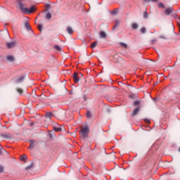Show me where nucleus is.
I'll list each match as a JSON object with an SVG mask.
<instances>
[{"label": "nucleus", "mask_w": 180, "mask_h": 180, "mask_svg": "<svg viewBox=\"0 0 180 180\" xmlns=\"http://www.w3.org/2000/svg\"><path fill=\"white\" fill-rule=\"evenodd\" d=\"M17 92H18V94H23V90L22 89H17Z\"/></svg>", "instance_id": "obj_30"}, {"label": "nucleus", "mask_w": 180, "mask_h": 180, "mask_svg": "<svg viewBox=\"0 0 180 180\" xmlns=\"http://www.w3.org/2000/svg\"><path fill=\"white\" fill-rule=\"evenodd\" d=\"M177 26L179 27V32H180V23L179 22H177Z\"/></svg>", "instance_id": "obj_34"}, {"label": "nucleus", "mask_w": 180, "mask_h": 180, "mask_svg": "<svg viewBox=\"0 0 180 180\" xmlns=\"http://www.w3.org/2000/svg\"><path fill=\"white\" fill-rule=\"evenodd\" d=\"M89 132V128H88L87 126L82 128L80 131V134H82L83 139H86V137H88Z\"/></svg>", "instance_id": "obj_2"}, {"label": "nucleus", "mask_w": 180, "mask_h": 180, "mask_svg": "<svg viewBox=\"0 0 180 180\" xmlns=\"http://www.w3.org/2000/svg\"><path fill=\"white\" fill-rule=\"evenodd\" d=\"M117 12H119V9L115 8V10H113L111 13L112 15H116V13H117Z\"/></svg>", "instance_id": "obj_23"}, {"label": "nucleus", "mask_w": 180, "mask_h": 180, "mask_svg": "<svg viewBox=\"0 0 180 180\" xmlns=\"http://www.w3.org/2000/svg\"><path fill=\"white\" fill-rule=\"evenodd\" d=\"M131 27H132V29L136 30V29H137V27H139V25H137L136 23H133Z\"/></svg>", "instance_id": "obj_20"}, {"label": "nucleus", "mask_w": 180, "mask_h": 180, "mask_svg": "<svg viewBox=\"0 0 180 180\" xmlns=\"http://www.w3.org/2000/svg\"><path fill=\"white\" fill-rule=\"evenodd\" d=\"M46 7L48 9H49L50 5H49V4H46Z\"/></svg>", "instance_id": "obj_35"}, {"label": "nucleus", "mask_w": 180, "mask_h": 180, "mask_svg": "<svg viewBox=\"0 0 180 180\" xmlns=\"http://www.w3.org/2000/svg\"><path fill=\"white\" fill-rule=\"evenodd\" d=\"M119 25H120V20H116L115 25L113 27V30H115V29H116V27H117V26H119Z\"/></svg>", "instance_id": "obj_15"}, {"label": "nucleus", "mask_w": 180, "mask_h": 180, "mask_svg": "<svg viewBox=\"0 0 180 180\" xmlns=\"http://www.w3.org/2000/svg\"><path fill=\"white\" fill-rule=\"evenodd\" d=\"M158 7L159 8H165V6L164 5V4H162V3H159L158 4Z\"/></svg>", "instance_id": "obj_25"}, {"label": "nucleus", "mask_w": 180, "mask_h": 180, "mask_svg": "<svg viewBox=\"0 0 180 180\" xmlns=\"http://www.w3.org/2000/svg\"><path fill=\"white\" fill-rule=\"evenodd\" d=\"M134 106H139V105H140V101H134Z\"/></svg>", "instance_id": "obj_27"}, {"label": "nucleus", "mask_w": 180, "mask_h": 180, "mask_svg": "<svg viewBox=\"0 0 180 180\" xmlns=\"http://www.w3.org/2000/svg\"><path fill=\"white\" fill-rule=\"evenodd\" d=\"M176 19H179V17H178V15H177V18H176Z\"/></svg>", "instance_id": "obj_37"}, {"label": "nucleus", "mask_w": 180, "mask_h": 180, "mask_svg": "<svg viewBox=\"0 0 180 180\" xmlns=\"http://www.w3.org/2000/svg\"><path fill=\"white\" fill-rule=\"evenodd\" d=\"M34 148V141H30V150H33Z\"/></svg>", "instance_id": "obj_12"}, {"label": "nucleus", "mask_w": 180, "mask_h": 180, "mask_svg": "<svg viewBox=\"0 0 180 180\" xmlns=\"http://www.w3.org/2000/svg\"><path fill=\"white\" fill-rule=\"evenodd\" d=\"M46 117H51L53 116V113L51 112H47L46 114Z\"/></svg>", "instance_id": "obj_28"}, {"label": "nucleus", "mask_w": 180, "mask_h": 180, "mask_svg": "<svg viewBox=\"0 0 180 180\" xmlns=\"http://www.w3.org/2000/svg\"><path fill=\"white\" fill-rule=\"evenodd\" d=\"M120 44L121 45V46H122L124 49H127V44H124L123 42H120Z\"/></svg>", "instance_id": "obj_22"}, {"label": "nucleus", "mask_w": 180, "mask_h": 180, "mask_svg": "<svg viewBox=\"0 0 180 180\" xmlns=\"http://www.w3.org/2000/svg\"><path fill=\"white\" fill-rule=\"evenodd\" d=\"M174 11V8L172 7H169L168 8H167L165 11V13H166V15H170L172 13V11Z\"/></svg>", "instance_id": "obj_7"}, {"label": "nucleus", "mask_w": 180, "mask_h": 180, "mask_svg": "<svg viewBox=\"0 0 180 180\" xmlns=\"http://www.w3.org/2000/svg\"><path fill=\"white\" fill-rule=\"evenodd\" d=\"M18 6L20 7V10L23 13H27L28 15H30V13H33L36 9L34 8V6H32L30 8H25V4H22V1L20 0L18 1Z\"/></svg>", "instance_id": "obj_1"}, {"label": "nucleus", "mask_w": 180, "mask_h": 180, "mask_svg": "<svg viewBox=\"0 0 180 180\" xmlns=\"http://www.w3.org/2000/svg\"><path fill=\"white\" fill-rule=\"evenodd\" d=\"M100 37L101 39H106V32L103 31L100 32Z\"/></svg>", "instance_id": "obj_10"}, {"label": "nucleus", "mask_w": 180, "mask_h": 180, "mask_svg": "<svg viewBox=\"0 0 180 180\" xmlns=\"http://www.w3.org/2000/svg\"><path fill=\"white\" fill-rule=\"evenodd\" d=\"M0 172H4V167L0 166Z\"/></svg>", "instance_id": "obj_33"}, {"label": "nucleus", "mask_w": 180, "mask_h": 180, "mask_svg": "<svg viewBox=\"0 0 180 180\" xmlns=\"http://www.w3.org/2000/svg\"><path fill=\"white\" fill-rule=\"evenodd\" d=\"M54 49L57 50V51H61V48L57 45L54 46Z\"/></svg>", "instance_id": "obj_24"}, {"label": "nucleus", "mask_w": 180, "mask_h": 180, "mask_svg": "<svg viewBox=\"0 0 180 180\" xmlns=\"http://www.w3.org/2000/svg\"><path fill=\"white\" fill-rule=\"evenodd\" d=\"M145 2H158V0H143Z\"/></svg>", "instance_id": "obj_29"}, {"label": "nucleus", "mask_w": 180, "mask_h": 180, "mask_svg": "<svg viewBox=\"0 0 180 180\" xmlns=\"http://www.w3.org/2000/svg\"><path fill=\"white\" fill-rule=\"evenodd\" d=\"M24 79H25V75H22L15 78V84H20V82H22Z\"/></svg>", "instance_id": "obj_3"}, {"label": "nucleus", "mask_w": 180, "mask_h": 180, "mask_svg": "<svg viewBox=\"0 0 180 180\" xmlns=\"http://www.w3.org/2000/svg\"><path fill=\"white\" fill-rule=\"evenodd\" d=\"M67 32L69 34H72L74 33V30L71 27H67Z\"/></svg>", "instance_id": "obj_9"}, {"label": "nucleus", "mask_w": 180, "mask_h": 180, "mask_svg": "<svg viewBox=\"0 0 180 180\" xmlns=\"http://www.w3.org/2000/svg\"><path fill=\"white\" fill-rule=\"evenodd\" d=\"M73 79H74L75 84H78V82H79V77H78V74L77 72H75L73 74Z\"/></svg>", "instance_id": "obj_5"}, {"label": "nucleus", "mask_w": 180, "mask_h": 180, "mask_svg": "<svg viewBox=\"0 0 180 180\" xmlns=\"http://www.w3.org/2000/svg\"><path fill=\"white\" fill-rule=\"evenodd\" d=\"M1 137H4V139H12V137L13 136L12 134H9V133H4L2 134Z\"/></svg>", "instance_id": "obj_6"}, {"label": "nucleus", "mask_w": 180, "mask_h": 180, "mask_svg": "<svg viewBox=\"0 0 180 180\" xmlns=\"http://www.w3.org/2000/svg\"><path fill=\"white\" fill-rule=\"evenodd\" d=\"M29 168H30V167H27V169H29Z\"/></svg>", "instance_id": "obj_38"}, {"label": "nucleus", "mask_w": 180, "mask_h": 180, "mask_svg": "<svg viewBox=\"0 0 180 180\" xmlns=\"http://www.w3.org/2000/svg\"><path fill=\"white\" fill-rule=\"evenodd\" d=\"M38 30H39V32H41V30H43V25H41V24L38 25Z\"/></svg>", "instance_id": "obj_26"}, {"label": "nucleus", "mask_w": 180, "mask_h": 180, "mask_svg": "<svg viewBox=\"0 0 180 180\" xmlns=\"http://www.w3.org/2000/svg\"><path fill=\"white\" fill-rule=\"evenodd\" d=\"M25 28L27 29V30H32V27H30V25L29 24V22H25Z\"/></svg>", "instance_id": "obj_13"}, {"label": "nucleus", "mask_w": 180, "mask_h": 180, "mask_svg": "<svg viewBox=\"0 0 180 180\" xmlns=\"http://www.w3.org/2000/svg\"><path fill=\"white\" fill-rule=\"evenodd\" d=\"M86 117H87L88 119H91V118L92 117V114L91 113V112L87 111Z\"/></svg>", "instance_id": "obj_18"}, {"label": "nucleus", "mask_w": 180, "mask_h": 180, "mask_svg": "<svg viewBox=\"0 0 180 180\" xmlns=\"http://www.w3.org/2000/svg\"><path fill=\"white\" fill-rule=\"evenodd\" d=\"M141 33H146V27H142L141 29Z\"/></svg>", "instance_id": "obj_32"}, {"label": "nucleus", "mask_w": 180, "mask_h": 180, "mask_svg": "<svg viewBox=\"0 0 180 180\" xmlns=\"http://www.w3.org/2000/svg\"><path fill=\"white\" fill-rule=\"evenodd\" d=\"M46 19H47V20H50V19H51V13H46Z\"/></svg>", "instance_id": "obj_16"}, {"label": "nucleus", "mask_w": 180, "mask_h": 180, "mask_svg": "<svg viewBox=\"0 0 180 180\" xmlns=\"http://www.w3.org/2000/svg\"><path fill=\"white\" fill-rule=\"evenodd\" d=\"M7 48L8 49H13V47H15V46H16V41H13L11 42H8L6 44Z\"/></svg>", "instance_id": "obj_4"}, {"label": "nucleus", "mask_w": 180, "mask_h": 180, "mask_svg": "<svg viewBox=\"0 0 180 180\" xmlns=\"http://www.w3.org/2000/svg\"><path fill=\"white\" fill-rule=\"evenodd\" d=\"M143 18H144L145 19H147V18H148V13L147 12H145V13H143Z\"/></svg>", "instance_id": "obj_31"}, {"label": "nucleus", "mask_w": 180, "mask_h": 180, "mask_svg": "<svg viewBox=\"0 0 180 180\" xmlns=\"http://www.w3.org/2000/svg\"><path fill=\"white\" fill-rule=\"evenodd\" d=\"M96 44H98L96 41L93 42L91 45V49H95V47H96Z\"/></svg>", "instance_id": "obj_21"}, {"label": "nucleus", "mask_w": 180, "mask_h": 180, "mask_svg": "<svg viewBox=\"0 0 180 180\" xmlns=\"http://www.w3.org/2000/svg\"><path fill=\"white\" fill-rule=\"evenodd\" d=\"M139 111H140V108H136L134 110L133 114H132V116H136V115L137 113H139Z\"/></svg>", "instance_id": "obj_14"}, {"label": "nucleus", "mask_w": 180, "mask_h": 180, "mask_svg": "<svg viewBox=\"0 0 180 180\" xmlns=\"http://www.w3.org/2000/svg\"><path fill=\"white\" fill-rule=\"evenodd\" d=\"M146 122H147V123H150V120H146Z\"/></svg>", "instance_id": "obj_36"}, {"label": "nucleus", "mask_w": 180, "mask_h": 180, "mask_svg": "<svg viewBox=\"0 0 180 180\" xmlns=\"http://www.w3.org/2000/svg\"><path fill=\"white\" fill-rule=\"evenodd\" d=\"M1 153H2V152L1 151V149H0V154H1Z\"/></svg>", "instance_id": "obj_39"}, {"label": "nucleus", "mask_w": 180, "mask_h": 180, "mask_svg": "<svg viewBox=\"0 0 180 180\" xmlns=\"http://www.w3.org/2000/svg\"><path fill=\"white\" fill-rule=\"evenodd\" d=\"M20 161H26L27 160V156L26 155H22L20 157Z\"/></svg>", "instance_id": "obj_11"}, {"label": "nucleus", "mask_w": 180, "mask_h": 180, "mask_svg": "<svg viewBox=\"0 0 180 180\" xmlns=\"http://www.w3.org/2000/svg\"><path fill=\"white\" fill-rule=\"evenodd\" d=\"M53 130H54V131L58 132V131H61L62 129H61V127H54Z\"/></svg>", "instance_id": "obj_17"}, {"label": "nucleus", "mask_w": 180, "mask_h": 180, "mask_svg": "<svg viewBox=\"0 0 180 180\" xmlns=\"http://www.w3.org/2000/svg\"><path fill=\"white\" fill-rule=\"evenodd\" d=\"M6 60L7 61H10V63H13V61H15V57L13 56H8L6 57Z\"/></svg>", "instance_id": "obj_8"}, {"label": "nucleus", "mask_w": 180, "mask_h": 180, "mask_svg": "<svg viewBox=\"0 0 180 180\" xmlns=\"http://www.w3.org/2000/svg\"><path fill=\"white\" fill-rule=\"evenodd\" d=\"M172 18H174L175 19H176L178 18V15L176 14V12H174V11H172Z\"/></svg>", "instance_id": "obj_19"}]
</instances>
